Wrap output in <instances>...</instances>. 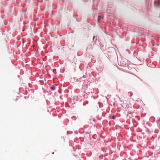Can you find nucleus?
Here are the masks:
<instances>
[{
  "label": "nucleus",
  "instance_id": "nucleus-1",
  "mask_svg": "<svg viewBox=\"0 0 160 160\" xmlns=\"http://www.w3.org/2000/svg\"><path fill=\"white\" fill-rule=\"evenodd\" d=\"M160 1L159 0H156L154 2V5L155 7H159L160 6Z\"/></svg>",
  "mask_w": 160,
  "mask_h": 160
},
{
  "label": "nucleus",
  "instance_id": "nucleus-2",
  "mask_svg": "<svg viewBox=\"0 0 160 160\" xmlns=\"http://www.w3.org/2000/svg\"><path fill=\"white\" fill-rule=\"evenodd\" d=\"M51 88L52 90H54L55 89V87L54 86L52 85Z\"/></svg>",
  "mask_w": 160,
  "mask_h": 160
},
{
  "label": "nucleus",
  "instance_id": "nucleus-3",
  "mask_svg": "<svg viewBox=\"0 0 160 160\" xmlns=\"http://www.w3.org/2000/svg\"><path fill=\"white\" fill-rule=\"evenodd\" d=\"M101 19V17L100 16L98 17V21L99 22Z\"/></svg>",
  "mask_w": 160,
  "mask_h": 160
},
{
  "label": "nucleus",
  "instance_id": "nucleus-4",
  "mask_svg": "<svg viewBox=\"0 0 160 160\" xmlns=\"http://www.w3.org/2000/svg\"><path fill=\"white\" fill-rule=\"evenodd\" d=\"M112 118L113 119H115V117L114 116H112Z\"/></svg>",
  "mask_w": 160,
  "mask_h": 160
}]
</instances>
